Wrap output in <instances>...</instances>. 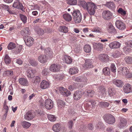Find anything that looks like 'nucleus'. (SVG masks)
<instances>
[{"label": "nucleus", "instance_id": "1", "mask_svg": "<svg viewBox=\"0 0 132 132\" xmlns=\"http://www.w3.org/2000/svg\"><path fill=\"white\" fill-rule=\"evenodd\" d=\"M78 4L85 10H87L89 15H93L95 13L97 6L95 4L91 2L87 3L84 0H79Z\"/></svg>", "mask_w": 132, "mask_h": 132}, {"label": "nucleus", "instance_id": "2", "mask_svg": "<svg viewBox=\"0 0 132 132\" xmlns=\"http://www.w3.org/2000/svg\"><path fill=\"white\" fill-rule=\"evenodd\" d=\"M72 15L75 23H78L80 22L81 20L82 15L79 10H77L74 11Z\"/></svg>", "mask_w": 132, "mask_h": 132}, {"label": "nucleus", "instance_id": "3", "mask_svg": "<svg viewBox=\"0 0 132 132\" xmlns=\"http://www.w3.org/2000/svg\"><path fill=\"white\" fill-rule=\"evenodd\" d=\"M120 121L118 124V127L120 129H123L127 125V121L125 118L120 117Z\"/></svg>", "mask_w": 132, "mask_h": 132}, {"label": "nucleus", "instance_id": "4", "mask_svg": "<svg viewBox=\"0 0 132 132\" xmlns=\"http://www.w3.org/2000/svg\"><path fill=\"white\" fill-rule=\"evenodd\" d=\"M82 67L84 69H86L93 68V65L92 63V60L87 59L85 60V63L83 65H82Z\"/></svg>", "mask_w": 132, "mask_h": 132}, {"label": "nucleus", "instance_id": "5", "mask_svg": "<svg viewBox=\"0 0 132 132\" xmlns=\"http://www.w3.org/2000/svg\"><path fill=\"white\" fill-rule=\"evenodd\" d=\"M53 101L50 99H48L45 101V106L47 110H49L52 109L53 106Z\"/></svg>", "mask_w": 132, "mask_h": 132}, {"label": "nucleus", "instance_id": "6", "mask_svg": "<svg viewBox=\"0 0 132 132\" xmlns=\"http://www.w3.org/2000/svg\"><path fill=\"white\" fill-rule=\"evenodd\" d=\"M61 69V66L57 64H52L50 66V70L53 72H57L59 71Z\"/></svg>", "mask_w": 132, "mask_h": 132}, {"label": "nucleus", "instance_id": "7", "mask_svg": "<svg viewBox=\"0 0 132 132\" xmlns=\"http://www.w3.org/2000/svg\"><path fill=\"white\" fill-rule=\"evenodd\" d=\"M115 24L117 28L119 30H123L126 28L125 24L120 20H118L116 21Z\"/></svg>", "mask_w": 132, "mask_h": 132}, {"label": "nucleus", "instance_id": "8", "mask_svg": "<svg viewBox=\"0 0 132 132\" xmlns=\"http://www.w3.org/2000/svg\"><path fill=\"white\" fill-rule=\"evenodd\" d=\"M73 80L76 82H83L84 84H87V79L86 77H82L79 76L78 77H73Z\"/></svg>", "mask_w": 132, "mask_h": 132}, {"label": "nucleus", "instance_id": "9", "mask_svg": "<svg viewBox=\"0 0 132 132\" xmlns=\"http://www.w3.org/2000/svg\"><path fill=\"white\" fill-rule=\"evenodd\" d=\"M124 92L126 93H129L132 92V86L128 83L126 84L123 87Z\"/></svg>", "mask_w": 132, "mask_h": 132}, {"label": "nucleus", "instance_id": "10", "mask_svg": "<svg viewBox=\"0 0 132 132\" xmlns=\"http://www.w3.org/2000/svg\"><path fill=\"white\" fill-rule=\"evenodd\" d=\"M24 41L26 45L28 46H31L34 43V39L30 36H27L26 38H24Z\"/></svg>", "mask_w": 132, "mask_h": 132}, {"label": "nucleus", "instance_id": "11", "mask_svg": "<svg viewBox=\"0 0 132 132\" xmlns=\"http://www.w3.org/2000/svg\"><path fill=\"white\" fill-rule=\"evenodd\" d=\"M36 72V70L31 68H28L27 71V75L28 78H32L34 76Z\"/></svg>", "mask_w": 132, "mask_h": 132}, {"label": "nucleus", "instance_id": "12", "mask_svg": "<svg viewBox=\"0 0 132 132\" xmlns=\"http://www.w3.org/2000/svg\"><path fill=\"white\" fill-rule=\"evenodd\" d=\"M118 71L120 74H122L124 76L127 75V73L129 72L128 69L125 67H119L118 70Z\"/></svg>", "mask_w": 132, "mask_h": 132}, {"label": "nucleus", "instance_id": "13", "mask_svg": "<svg viewBox=\"0 0 132 132\" xmlns=\"http://www.w3.org/2000/svg\"><path fill=\"white\" fill-rule=\"evenodd\" d=\"M112 15V14L109 11H105L102 13L103 18L106 20L110 19Z\"/></svg>", "mask_w": 132, "mask_h": 132}, {"label": "nucleus", "instance_id": "14", "mask_svg": "<svg viewBox=\"0 0 132 132\" xmlns=\"http://www.w3.org/2000/svg\"><path fill=\"white\" fill-rule=\"evenodd\" d=\"M98 58L100 60L102 61L106 62L109 60L108 55L105 54H101L99 55Z\"/></svg>", "mask_w": 132, "mask_h": 132}, {"label": "nucleus", "instance_id": "15", "mask_svg": "<svg viewBox=\"0 0 132 132\" xmlns=\"http://www.w3.org/2000/svg\"><path fill=\"white\" fill-rule=\"evenodd\" d=\"M82 94L81 92L79 91H77L75 92L73 95V98L75 101H78L79 100L82 96Z\"/></svg>", "mask_w": 132, "mask_h": 132}, {"label": "nucleus", "instance_id": "16", "mask_svg": "<svg viewBox=\"0 0 132 132\" xmlns=\"http://www.w3.org/2000/svg\"><path fill=\"white\" fill-rule=\"evenodd\" d=\"M45 53L46 56L47 58L48 57L52 58L53 56V53L51 49L50 48H46L45 50Z\"/></svg>", "mask_w": 132, "mask_h": 132}, {"label": "nucleus", "instance_id": "17", "mask_svg": "<svg viewBox=\"0 0 132 132\" xmlns=\"http://www.w3.org/2000/svg\"><path fill=\"white\" fill-rule=\"evenodd\" d=\"M106 122L109 124H112L114 123L115 121V119L114 117L112 115H109L106 120H105Z\"/></svg>", "mask_w": 132, "mask_h": 132}, {"label": "nucleus", "instance_id": "18", "mask_svg": "<svg viewBox=\"0 0 132 132\" xmlns=\"http://www.w3.org/2000/svg\"><path fill=\"white\" fill-rule=\"evenodd\" d=\"M109 46L111 48H117L120 47V44L117 42L114 41L110 43Z\"/></svg>", "mask_w": 132, "mask_h": 132}, {"label": "nucleus", "instance_id": "19", "mask_svg": "<svg viewBox=\"0 0 132 132\" xmlns=\"http://www.w3.org/2000/svg\"><path fill=\"white\" fill-rule=\"evenodd\" d=\"M112 82L118 87H122L123 85V81L120 80L114 79L112 80Z\"/></svg>", "mask_w": 132, "mask_h": 132}, {"label": "nucleus", "instance_id": "20", "mask_svg": "<svg viewBox=\"0 0 132 132\" xmlns=\"http://www.w3.org/2000/svg\"><path fill=\"white\" fill-rule=\"evenodd\" d=\"M12 6L15 8L20 9L21 10L22 9L23 7L21 3L19 2V0H16L15 1Z\"/></svg>", "mask_w": 132, "mask_h": 132}, {"label": "nucleus", "instance_id": "21", "mask_svg": "<svg viewBox=\"0 0 132 132\" xmlns=\"http://www.w3.org/2000/svg\"><path fill=\"white\" fill-rule=\"evenodd\" d=\"M49 85L48 82L45 80H43L40 83V86L42 89H45L48 88Z\"/></svg>", "mask_w": 132, "mask_h": 132}, {"label": "nucleus", "instance_id": "22", "mask_svg": "<svg viewBox=\"0 0 132 132\" xmlns=\"http://www.w3.org/2000/svg\"><path fill=\"white\" fill-rule=\"evenodd\" d=\"M98 94L99 96L105 95V89L103 86H102L99 87Z\"/></svg>", "mask_w": 132, "mask_h": 132}, {"label": "nucleus", "instance_id": "23", "mask_svg": "<svg viewBox=\"0 0 132 132\" xmlns=\"http://www.w3.org/2000/svg\"><path fill=\"white\" fill-rule=\"evenodd\" d=\"M47 58L45 55H40L38 57V60L40 62L44 63L47 61Z\"/></svg>", "mask_w": 132, "mask_h": 132}, {"label": "nucleus", "instance_id": "24", "mask_svg": "<svg viewBox=\"0 0 132 132\" xmlns=\"http://www.w3.org/2000/svg\"><path fill=\"white\" fill-rule=\"evenodd\" d=\"M19 83L24 86H27L28 84V82L26 79L21 78L19 80Z\"/></svg>", "mask_w": 132, "mask_h": 132}, {"label": "nucleus", "instance_id": "25", "mask_svg": "<svg viewBox=\"0 0 132 132\" xmlns=\"http://www.w3.org/2000/svg\"><path fill=\"white\" fill-rule=\"evenodd\" d=\"M94 48L98 51H101L103 49V45L101 43H96L94 45Z\"/></svg>", "mask_w": 132, "mask_h": 132}, {"label": "nucleus", "instance_id": "26", "mask_svg": "<svg viewBox=\"0 0 132 132\" xmlns=\"http://www.w3.org/2000/svg\"><path fill=\"white\" fill-rule=\"evenodd\" d=\"M33 118V117L32 113L30 112H27L24 115V118L26 120H30Z\"/></svg>", "mask_w": 132, "mask_h": 132}, {"label": "nucleus", "instance_id": "27", "mask_svg": "<svg viewBox=\"0 0 132 132\" xmlns=\"http://www.w3.org/2000/svg\"><path fill=\"white\" fill-rule=\"evenodd\" d=\"M35 31L39 35H42L44 33V30L39 27H35Z\"/></svg>", "mask_w": 132, "mask_h": 132}, {"label": "nucleus", "instance_id": "28", "mask_svg": "<svg viewBox=\"0 0 132 132\" xmlns=\"http://www.w3.org/2000/svg\"><path fill=\"white\" fill-rule=\"evenodd\" d=\"M63 17L64 19L67 21H70L72 19L71 15L68 13L64 14L63 15Z\"/></svg>", "mask_w": 132, "mask_h": 132}, {"label": "nucleus", "instance_id": "29", "mask_svg": "<svg viewBox=\"0 0 132 132\" xmlns=\"http://www.w3.org/2000/svg\"><path fill=\"white\" fill-rule=\"evenodd\" d=\"M29 29L26 27L24 28L21 31V33L23 36L26 37V36H28V35H29Z\"/></svg>", "mask_w": 132, "mask_h": 132}, {"label": "nucleus", "instance_id": "30", "mask_svg": "<svg viewBox=\"0 0 132 132\" xmlns=\"http://www.w3.org/2000/svg\"><path fill=\"white\" fill-rule=\"evenodd\" d=\"M52 129L55 132H59L61 129L60 124L58 123L54 124L53 126Z\"/></svg>", "mask_w": 132, "mask_h": 132}, {"label": "nucleus", "instance_id": "31", "mask_svg": "<svg viewBox=\"0 0 132 132\" xmlns=\"http://www.w3.org/2000/svg\"><path fill=\"white\" fill-rule=\"evenodd\" d=\"M108 30L109 32L111 33L115 32L116 31L114 27L111 23L108 25Z\"/></svg>", "mask_w": 132, "mask_h": 132}, {"label": "nucleus", "instance_id": "32", "mask_svg": "<svg viewBox=\"0 0 132 132\" xmlns=\"http://www.w3.org/2000/svg\"><path fill=\"white\" fill-rule=\"evenodd\" d=\"M91 31L96 33H101L102 32V30L101 28L97 26L94 27L92 29Z\"/></svg>", "mask_w": 132, "mask_h": 132}, {"label": "nucleus", "instance_id": "33", "mask_svg": "<svg viewBox=\"0 0 132 132\" xmlns=\"http://www.w3.org/2000/svg\"><path fill=\"white\" fill-rule=\"evenodd\" d=\"M105 6L110 9H113L115 7L114 3L112 2H107L105 4Z\"/></svg>", "mask_w": 132, "mask_h": 132}, {"label": "nucleus", "instance_id": "34", "mask_svg": "<svg viewBox=\"0 0 132 132\" xmlns=\"http://www.w3.org/2000/svg\"><path fill=\"white\" fill-rule=\"evenodd\" d=\"M57 103L58 107L59 109H61L64 107L65 105V102L62 100H58Z\"/></svg>", "mask_w": 132, "mask_h": 132}, {"label": "nucleus", "instance_id": "35", "mask_svg": "<svg viewBox=\"0 0 132 132\" xmlns=\"http://www.w3.org/2000/svg\"><path fill=\"white\" fill-rule=\"evenodd\" d=\"M58 29L59 31L65 33H67L68 31V28L64 26H60Z\"/></svg>", "mask_w": 132, "mask_h": 132}, {"label": "nucleus", "instance_id": "36", "mask_svg": "<svg viewBox=\"0 0 132 132\" xmlns=\"http://www.w3.org/2000/svg\"><path fill=\"white\" fill-rule=\"evenodd\" d=\"M32 78V82L35 84H38L40 81V78L39 76H36Z\"/></svg>", "mask_w": 132, "mask_h": 132}, {"label": "nucleus", "instance_id": "37", "mask_svg": "<svg viewBox=\"0 0 132 132\" xmlns=\"http://www.w3.org/2000/svg\"><path fill=\"white\" fill-rule=\"evenodd\" d=\"M78 71L77 68H72L69 69V72L71 75H74L77 73Z\"/></svg>", "mask_w": 132, "mask_h": 132}, {"label": "nucleus", "instance_id": "38", "mask_svg": "<svg viewBox=\"0 0 132 132\" xmlns=\"http://www.w3.org/2000/svg\"><path fill=\"white\" fill-rule=\"evenodd\" d=\"M4 62L6 64H9L10 63L11 61V58L7 54H6L4 58Z\"/></svg>", "mask_w": 132, "mask_h": 132}, {"label": "nucleus", "instance_id": "39", "mask_svg": "<svg viewBox=\"0 0 132 132\" xmlns=\"http://www.w3.org/2000/svg\"><path fill=\"white\" fill-rule=\"evenodd\" d=\"M103 73L105 76H109L110 73L109 69L108 67H105L103 70Z\"/></svg>", "mask_w": 132, "mask_h": 132}, {"label": "nucleus", "instance_id": "40", "mask_svg": "<svg viewBox=\"0 0 132 132\" xmlns=\"http://www.w3.org/2000/svg\"><path fill=\"white\" fill-rule=\"evenodd\" d=\"M47 116L48 119L51 122H54L56 120V117L54 115L48 114Z\"/></svg>", "mask_w": 132, "mask_h": 132}, {"label": "nucleus", "instance_id": "41", "mask_svg": "<svg viewBox=\"0 0 132 132\" xmlns=\"http://www.w3.org/2000/svg\"><path fill=\"white\" fill-rule=\"evenodd\" d=\"M64 57L65 62L66 63L70 64L71 63L72 61V60L70 57L65 55L64 56Z\"/></svg>", "mask_w": 132, "mask_h": 132}, {"label": "nucleus", "instance_id": "42", "mask_svg": "<svg viewBox=\"0 0 132 132\" xmlns=\"http://www.w3.org/2000/svg\"><path fill=\"white\" fill-rule=\"evenodd\" d=\"M16 47V44L15 43L11 42L7 46V48L9 50H12L14 48Z\"/></svg>", "mask_w": 132, "mask_h": 132}, {"label": "nucleus", "instance_id": "43", "mask_svg": "<svg viewBox=\"0 0 132 132\" xmlns=\"http://www.w3.org/2000/svg\"><path fill=\"white\" fill-rule=\"evenodd\" d=\"M23 127L24 128L27 129L28 128L31 126V124L26 121H23L22 123Z\"/></svg>", "mask_w": 132, "mask_h": 132}, {"label": "nucleus", "instance_id": "44", "mask_svg": "<svg viewBox=\"0 0 132 132\" xmlns=\"http://www.w3.org/2000/svg\"><path fill=\"white\" fill-rule=\"evenodd\" d=\"M20 17L21 20L23 22L24 24L26 23L27 19L26 16L23 14H20Z\"/></svg>", "mask_w": 132, "mask_h": 132}, {"label": "nucleus", "instance_id": "45", "mask_svg": "<svg viewBox=\"0 0 132 132\" xmlns=\"http://www.w3.org/2000/svg\"><path fill=\"white\" fill-rule=\"evenodd\" d=\"M86 92V94L88 96L91 97H93L95 94L94 91L92 90H87Z\"/></svg>", "mask_w": 132, "mask_h": 132}, {"label": "nucleus", "instance_id": "46", "mask_svg": "<svg viewBox=\"0 0 132 132\" xmlns=\"http://www.w3.org/2000/svg\"><path fill=\"white\" fill-rule=\"evenodd\" d=\"M84 50L85 52L89 53L91 51V47L88 45H85L84 47Z\"/></svg>", "mask_w": 132, "mask_h": 132}, {"label": "nucleus", "instance_id": "47", "mask_svg": "<svg viewBox=\"0 0 132 132\" xmlns=\"http://www.w3.org/2000/svg\"><path fill=\"white\" fill-rule=\"evenodd\" d=\"M98 105L101 107H108L109 105V103L106 102H99Z\"/></svg>", "mask_w": 132, "mask_h": 132}, {"label": "nucleus", "instance_id": "48", "mask_svg": "<svg viewBox=\"0 0 132 132\" xmlns=\"http://www.w3.org/2000/svg\"><path fill=\"white\" fill-rule=\"evenodd\" d=\"M22 49V46L21 45H19L15 49L14 52L17 54L20 52Z\"/></svg>", "mask_w": 132, "mask_h": 132}, {"label": "nucleus", "instance_id": "49", "mask_svg": "<svg viewBox=\"0 0 132 132\" xmlns=\"http://www.w3.org/2000/svg\"><path fill=\"white\" fill-rule=\"evenodd\" d=\"M125 60L126 62L129 64L132 63V56L131 57L127 56L125 59Z\"/></svg>", "mask_w": 132, "mask_h": 132}, {"label": "nucleus", "instance_id": "50", "mask_svg": "<svg viewBox=\"0 0 132 132\" xmlns=\"http://www.w3.org/2000/svg\"><path fill=\"white\" fill-rule=\"evenodd\" d=\"M29 63L32 66H36L38 64L37 62L35 60L31 59L29 61Z\"/></svg>", "mask_w": 132, "mask_h": 132}, {"label": "nucleus", "instance_id": "51", "mask_svg": "<svg viewBox=\"0 0 132 132\" xmlns=\"http://www.w3.org/2000/svg\"><path fill=\"white\" fill-rule=\"evenodd\" d=\"M116 92L114 89L110 88L109 89L108 94L110 96H113V95L115 94Z\"/></svg>", "mask_w": 132, "mask_h": 132}, {"label": "nucleus", "instance_id": "52", "mask_svg": "<svg viewBox=\"0 0 132 132\" xmlns=\"http://www.w3.org/2000/svg\"><path fill=\"white\" fill-rule=\"evenodd\" d=\"M121 53L118 51H116L113 54V56L115 58L119 57Z\"/></svg>", "mask_w": 132, "mask_h": 132}, {"label": "nucleus", "instance_id": "53", "mask_svg": "<svg viewBox=\"0 0 132 132\" xmlns=\"http://www.w3.org/2000/svg\"><path fill=\"white\" fill-rule=\"evenodd\" d=\"M118 12L122 15H124L126 14V11L123 10L122 8H119L118 10Z\"/></svg>", "mask_w": 132, "mask_h": 132}, {"label": "nucleus", "instance_id": "54", "mask_svg": "<svg viewBox=\"0 0 132 132\" xmlns=\"http://www.w3.org/2000/svg\"><path fill=\"white\" fill-rule=\"evenodd\" d=\"M56 88L59 90L60 92L62 95V93H63L64 92L65 90H66V88H64L63 87H57Z\"/></svg>", "mask_w": 132, "mask_h": 132}, {"label": "nucleus", "instance_id": "55", "mask_svg": "<svg viewBox=\"0 0 132 132\" xmlns=\"http://www.w3.org/2000/svg\"><path fill=\"white\" fill-rule=\"evenodd\" d=\"M67 3L70 5H76L77 3V0H69Z\"/></svg>", "mask_w": 132, "mask_h": 132}, {"label": "nucleus", "instance_id": "56", "mask_svg": "<svg viewBox=\"0 0 132 132\" xmlns=\"http://www.w3.org/2000/svg\"><path fill=\"white\" fill-rule=\"evenodd\" d=\"M64 76V75L62 74H59L56 75V78L59 80H62L63 79Z\"/></svg>", "mask_w": 132, "mask_h": 132}, {"label": "nucleus", "instance_id": "57", "mask_svg": "<svg viewBox=\"0 0 132 132\" xmlns=\"http://www.w3.org/2000/svg\"><path fill=\"white\" fill-rule=\"evenodd\" d=\"M65 90L64 92L63 93H62V95L64 96H68L70 94V92L67 89H66V90Z\"/></svg>", "mask_w": 132, "mask_h": 132}, {"label": "nucleus", "instance_id": "58", "mask_svg": "<svg viewBox=\"0 0 132 132\" xmlns=\"http://www.w3.org/2000/svg\"><path fill=\"white\" fill-rule=\"evenodd\" d=\"M123 49L124 52L126 53H128L130 50V48H129L128 46H126L124 47L123 48Z\"/></svg>", "mask_w": 132, "mask_h": 132}, {"label": "nucleus", "instance_id": "59", "mask_svg": "<svg viewBox=\"0 0 132 132\" xmlns=\"http://www.w3.org/2000/svg\"><path fill=\"white\" fill-rule=\"evenodd\" d=\"M110 68L112 72H116V68L114 64H111Z\"/></svg>", "mask_w": 132, "mask_h": 132}, {"label": "nucleus", "instance_id": "60", "mask_svg": "<svg viewBox=\"0 0 132 132\" xmlns=\"http://www.w3.org/2000/svg\"><path fill=\"white\" fill-rule=\"evenodd\" d=\"M68 127L70 129H71L73 125V121L72 120H70L68 123Z\"/></svg>", "mask_w": 132, "mask_h": 132}, {"label": "nucleus", "instance_id": "61", "mask_svg": "<svg viewBox=\"0 0 132 132\" xmlns=\"http://www.w3.org/2000/svg\"><path fill=\"white\" fill-rule=\"evenodd\" d=\"M48 70L47 69H45L43 70L42 72V74L45 76L47 75L48 72Z\"/></svg>", "mask_w": 132, "mask_h": 132}, {"label": "nucleus", "instance_id": "62", "mask_svg": "<svg viewBox=\"0 0 132 132\" xmlns=\"http://www.w3.org/2000/svg\"><path fill=\"white\" fill-rule=\"evenodd\" d=\"M81 49L80 48H75L74 51L76 53H78L81 52Z\"/></svg>", "mask_w": 132, "mask_h": 132}, {"label": "nucleus", "instance_id": "63", "mask_svg": "<svg viewBox=\"0 0 132 132\" xmlns=\"http://www.w3.org/2000/svg\"><path fill=\"white\" fill-rule=\"evenodd\" d=\"M6 74L7 76H11L13 74V72L12 71L8 70L6 71Z\"/></svg>", "mask_w": 132, "mask_h": 132}, {"label": "nucleus", "instance_id": "64", "mask_svg": "<svg viewBox=\"0 0 132 132\" xmlns=\"http://www.w3.org/2000/svg\"><path fill=\"white\" fill-rule=\"evenodd\" d=\"M113 128L112 127H109L106 129V131L108 132H112L113 131Z\"/></svg>", "mask_w": 132, "mask_h": 132}]
</instances>
